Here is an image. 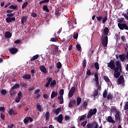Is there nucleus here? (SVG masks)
Segmentation results:
<instances>
[{"mask_svg": "<svg viewBox=\"0 0 128 128\" xmlns=\"http://www.w3.org/2000/svg\"><path fill=\"white\" fill-rule=\"evenodd\" d=\"M116 68H115L114 72H122V64L118 60L116 62Z\"/></svg>", "mask_w": 128, "mask_h": 128, "instance_id": "nucleus-1", "label": "nucleus"}, {"mask_svg": "<svg viewBox=\"0 0 128 128\" xmlns=\"http://www.w3.org/2000/svg\"><path fill=\"white\" fill-rule=\"evenodd\" d=\"M98 112V110H96V108H94V109H90L87 115V118H90L94 114H96Z\"/></svg>", "mask_w": 128, "mask_h": 128, "instance_id": "nucleus-2", "label": "nucleus"}, {"mask_svg": "<svg viewBox=\"0 0 128 128\" xmlns=\"http://www.w3.org/2000/svg\"><path fill=\"white\" fill-rule=\"evenodd\" d=\"M108 68H110L111 70H114V72L116 70V63L114 62V60H111L110 62L107 64Z\"/></svg>", "mask_w": 128, "mask_h": 128, "instance_id": "nucleus-3", "label": "nucleus"}, {"mask_svg": "<svg viewBox=\"0 0 128 128\" xmlns=\"http://www.w3.org/2000/svg\"><path fill=\"white\" fill-rule=\"evenodd\" d=\"M118 84H121L122 85V87L124 88L125 86L124 83L126 81L124 80V76H120L118 79Z\"/></svg>", "mask_w": 128, "mask_h": 128, "instance_id": "nucleus-4", "label": "nucleus"}, {"mask_svg": "<svg viewBox=\"0 0 128 128\" xmlns=\"http://www.w3.org/2000/svg\"><path fill=\"white\" fill-rule=\"evenodd\" d=\"M118 26L120 30H128V25H126V24L118 23Z\"/></svg>", "mask_w": 128, "mask_h": 128, "instance_id": "nucleus-5", "label": "nucleus"}, {"mask_svg": "<svg viewBox=\"0 0 128 128\" xmlns=\"http://www.w3.org/2000/svg\"><path fill=\"white\" fill-rule=\"evenodd\" d=\"M86 126L88 128H98V122H92L90 124H88L86 125Z\"/></svg>", "mask_w": 128, "mask_h": 128, "instance_id": "nucleus-6", "label": "nucleus"}, {"mask_svg": "<svg viewBox=\"0 0 128 128\" xmlns=\"http://www.w3.org/2000/svg\"><path fill=\"white\" fill-rule=\"evenodd\" d=\"M102 46L104 48H106V46H108V36H104L102 40Z\"/></svg>", "mask_w": 128, "mask_h": 128, "instance_id": "nucleus-7", "label": "nucleus"}, {"mask_svg": "<svg viewBox=\"0 0 128 128\" xmlns=\"http://www.w3.org/2000/svg\"><path fill=\"white\" fill-rule=\"evenodd\" d=\"M120 112L116 111V114H115V118L116 122H120Z\"/></svg>", "mask_w": 128, "mask_h": 128, "instance_id": "nucleus-8", "label": "nucleus"}, {"mask_svg": "<svg viewBox=\"0 0 128 128\" xmlns=\"http://www.w3.org/2000/svg\"><path fill=\"white\" fill-rule=\"evenodd\" d=\"M46 80H47V82L45 84V86L46 88H48V86H50V84L52 81V78L48 76L46 78Z\"/></svg>", "mask_w": 128, "mask_h": 128, "instance_id": "nucleus-9", "label": "nucleus"}, {"mask_svg": "<svg viewBox=\"0 0 128 128\" xmlns=\"http://www.w3.org/2000/svg\"><path fill=\"white\" fill-rule=\"evenodd\" d=\"M6 20L8 24H10V22H16V17H7L6 18Z\"/></svg>", "mask_w": 128, "mask_h": 128, "instance_id": "nucleus-10", "label": "nucleus"}, {"mask_svg": "<svg viewBox=\"0 0 128 128\" xmlns=\"http://www.w3.org/2000/svg\"><path fill=\"white\" fill-rule=\"evenodd\" d=\"M18 51V50L16 48H9V52L12 54H16V52Z\"/></svg>", "mask_w": 128, "mask_h": 128, "instance_id": "nucleus-11", "label": "nucleus"}, {"mask_svg": "<svg viewBox=\"0 0 128 128\" xmlns=\"http://www.w3.org/2000/svg\"><path fill=\"white\" fill-rule=\"evenodd\" d=\"M106 120L108 122H111V124H116V120L112 119V116H108Z\"/></svg>", "mask_w": 128, "mask_h": 128, "instance_id": "nucleus-12", "label": "nucleus"}, {"mask_svg": "<svg viewBox=\"0 0 128 128\" xmlns=\"http://www.w3.org/2000/svg\"><path fill=\"white\" fill-rule=\"evenodd\" d=\"M40 71L43 72V74H46L48 72V71L46 70V68L44 66H40Z\"/></svg>", "mask_w": 128, "mask_h": 128, "instance_id": "nucleus-13", "label": "nucleus"}, {"mask_svg": "<svg viewBox=\"0 0 128 128\" xmlns=\"http://www.w3.org/2000/svg\"><path fill=\"white\" fill-rule=\"evenodd\" d=\"M103 32L105 36H108V32H110V30L108 27H106L103 30Z\"/></svg>", "mask_w": 128, "mask_h": 128, "instance_id": "nucleus-14", "label": "nucleus"}, {"mask_svg": "<svg viewBox=\"0 0 128 128\" xmlns=\"http://www.w3.org/2000/svg\"><path fill=\"white\" fill-rule=\"evenodd\" d=\"M22 78H24V80H30L32 76H30V74H25L22 76Z\"/></svg>", "mask_w": 128, "mask_h": 128, "instance_id": "nucleus-15", "label": "nucleus"}, {"mask_svg": "<svg viewBox=\"0 0 128 128\" xmlns=\"http://www.w3.org/2000/svg\"><path fill=\"white\" fill-rule=\"evenodd\" d=\"M62 120H64V117L62 116V114H60L58 116V122H59L60 124H62Z\"/></svg>", "mask_w": 128, "mask_h": 128, "instance_id": "nucleus-16", "label": "nucleus"}, {"mask_svg": "<svg viewBox=\"0 0 128 128\" xmlns=\"http://www.w3.org/2000/svg\"><path fill=\"white\" fill-rule=\"evenodd\" d=\"M26 20H28V16H22L21 20V22L22 24H24Z\"/></svg>", "mask_w": 128, "mask_h": 128, "instance_id": "nucleus-17", "label": "nucleus"}, {"mask_svg": "<svg viewBox=\"0 0 128 128\" xmlns=\"http://www.w3.org/2000/svg\"><path fill=\"white\" fill-rule=\"evenodd\" d=\"M4 36L6 38H12V33L10 32H6L4 34Z\"/></svg>", "mask_w": 128, "mask_h": 128, "instance_id": "nucleus-18", "label": "nucleus"}, {"mask_svg": "<svg viewBox=\"0 0 128 128\" xmlns=\"http://www.w3.org/2000/svg\"><path fill=\"white\" fill-rule=\"evenodd\" d=\"M56 96H58V92L52 91L51 94V98H56Z\"/></svg>", "mask_w": 128, "mask_h": 128, "instance_id": "nucleus-19", "label": "nucleus"}, {"mask_svg": "<svg viewBox=\"0 0 128 128\" xmlns=\"http://www.w3.org/2000/svg\"><path fill=\"white\" fill-rule=\"evenodd\" d=\"M44 116L46 117V120H50V113L48 112H46Z\"/></svg>", "mask_w": 128, "mask_h": 128, "instance_id": "nucleus-20", "label": "nucleus"}, {"mask_svg": "<svg viewBox=\"0 0 128 128\" xmlns=\"http://www.w3.org/2000/svg\"><path fill=\"white\" fill-rule=\"evenodd\" d=\"M58 100H59V104H62L64 103V96H58Z\"/></svg>", "mask_w": 128, "mask_h": 128, "instance_id": "nucleus-21", "label": "nucleus"}, {"mask_svg": "<svg viewBox=\"0 0 128 128\" xmlns=\"http://www.w3.org/2000/svg\"><path fill=\"white\" fill-rule=\"evenodd\" d=\"M60 110H62V108H58L55 109L54 112L56 115H58L60 114Z\"/></svg>", "mask_w": 128, "mask_h": 128, "instance_id": "nucleus-22", "label": "nucleus"}, {"mask_svg": "<svg viewBox=\"0 0 128 128\" xmlns=\"http://www.w3.org/2000/svg\"><path fill=\"white\" fill-rule=\"evenodd\" d=\"M58 47H55L52 52V54L56 56L58 53Z\"/></svg>", "mask_w": 128, "mask_h": 128, "instance_id": "nucleus-23", "label": "nucleus"}, {"mask_svg": "<svg viewBox=\"0 0 128 128\" xmlns=\"http://www.w3.org/2000/svg\"><path fill=\"white\" fill-rule=\"evenodd\" d=\"M119 58L122 62H124V60H126V56L124 54H120Z\"/></svg>", "mask_w": 128, "mask_h": 128, "instance_id": "nucleus-24", "label": "nucleus"}, {"mask_svg": "<svg viewBox=\"0 0 128 128\" xmlns=\"http://www.w3.org/2000/svg\"><path fill=\"white\" fill-rule=\"evenodd\" d=\"M76 106H80V102H82V98L78 96L76 99Z\"/></svg>", "mask_w": 128, "mask_h": 128, "instance_id": "nucleus-25", "label": "nucleus"}, {"mask_svg": "<svg viewBox=\"0 0 128 128\" xmlns=\"http://www.w3.org/2000/svg\"><path fill=\"white\" fill-rule=\"evenodd\" d=\"M94 94H93V96L94 98H96V96H98V90H94V92H93Z\"/></svg>", "mask_w": 128, "mask_h": 128, "instance_id": "nucleus-26", "label": "nucleus"}, {"mask_svg": "<svg viewBox=\"0 0 128 128\" xmlns=\"http://www.w3.org/2000/svg\"><path fill=\"white\" fill-rule=\"evenodd\" d=\"M120 76V72H117L114 73V77L116 78H118Z\"/></svg>", "mask_w": 128, "mask_h": 128, "instance_id": "nucleus-27", "label": "nucleus"}, {"mask_svg": "<svg viewBox=\"0 0 128 128\" xmlns=\"http://www.w3.org/2000/svg\"><path fill=\"white\" fill-rule=\"evenodd\" d=\"M18 88H20V84H16L13 86H12L11 88L14 90Z\"/></svg>", "mask_w": 128, "mask_h": 128, "instance_id": "nucleus-28", "label": "nucleus"}, {"mask_svg": "<svg viewBox=\"0 0 128 128\" xmlns=\"http://www.w3.org/2000/svg\"><path fill=\"white\" fill-rule=\"evenodd\" d=\"M36 106V109L38 110V112H42V106L40 104H37Z\"/></svg>", "mask_w": 128, "mask_h": 128, "instance_id": "nucleus-29", "label": "nucleus"}, {"mask_svg": "<svg viewBox=\"0 0 128 128\" xmlns=\"http://www.w3.org/2000/svg\"><path fill=\"white\" fill-rule=\"evenodd\" d=\"M38 54H36L31 58L30 60L31 62H32L34 60H38Z\"/></svg>", "mask_w": 128, "mask_h": 128, "instance_id": "nucleus-30", "label": "nucleus"}, {"mask_svg": "<svg viewBox=\"0 0 128 128\" xmlns=\"http://www.w3.org/2000/svg\"><path fill=\"white\" fill-rule=\"evenodd\" d=\"M56 84V81L55 80H54L51 82V83H50V86L54 87V86Z\"/></svg>", "mask_w": 128, "mask_h": 128, "instance_id": "nucleus-31", "label": "nucleus"}, {"mask_svg": "<svg viewBox=\"0 0 128 128\" xmlns=\"http://www.w3.org/2000/svg\"><path fill=\"white\" fill-rule=\"evenodd\" d=\"M42 10H44L46 11L47 12H50V10H48V6L44 5L42 7Z\"/></svg>", "mask_w": 128, "mask_h": 128, "instance_id": "nucleus-32", "label": "nucleus"}, {"mask_svg": "<svg viewBox=\"0 0 128 128\" xmlns=\"http://www.w3.org/2000/svg\"><path fill=\"white\" fill-rule=\"evenodd\" d=\"M10 94L12 96H14L16 92H14V90H12V88H11L10 90Z\"/></svg>", "mask_w": 128, "mask_h": 128, "instance_id": "nucleus-33", "label": "nucleus"}, {"mask_svg": "<svg viewBox=\"0 0 128 128\" xmlns=\"http://www.w3.org/2000/svg\"><path fill=\"white\" fill-rule=\"evenodd\" d=\"M124 110H128V101H126L125 102V104L124 106Z\"/></svg>", "mask_w": 128, "mask_h": 128, "instance_id": "nucleus-34", "label": "nucleus"}, {"mask_svg": "<svg viewBox=\"0 0 128 128\" xmlns=\"http://www.w3.org/2000/svg\"><path fill=\"white\" fill-rule=\"evenodd\" d=\"M28 1H26L22 4V8H26V6H28Z\"/></svg>", "mask_w": 128, "mask_h": 128, "instance_id": "nucleus-35", "label": "nucleus"}, {"mask_svg": "<svg viewBox=\"0 0 128 128\" xmlns=\"http://www.w3.org/2000/svg\"><path fill=\"white\" fill-rule=\"evenodd\" d=\"M0 94L2 96H6V90L5 89H2L1 90Z\"/></svg>", "mask_w": 128, "mask_h": 128, "instance_id": "nucleus-36", "label": "nucleus"}, {"mask_svg": "<svg viewBox=\"0 0 128 128\" xmlns=\"http://www.w3.org/2000/svg\"><path fill=\"white\" fill-rule=\"evenodd\" d=\"M106 98H107V100H112V98H114V96H112V94H108Z\"/></svg>", "mask_w": 128, "mask_h": 128, "instance_id": "nucleus-37", "label": "nucleus"}, {"mask_svg": "<svg viewBox=\"0 0 128 128\" xmlns=\"http://www.w3.org/2000/svg\"><path fill=\"white\" fill-rule=\"evenodd\" d=\"M96 18L97 19L98 22H102V16L101 15L98 16H96Z\"/></svg>", "mask_w": 128, "mask_h": 128, "instance_id": "nucleus-38", "label": "nucleus"}, {"mask_svg": "<svg viewBox=\"0 0 128 128\" xmlns=\"http://www.w3.org/2000/svg\"><path fill=\"white\" fill-rule=\"evenodd\" d=\"M64 89H61L60 90V92H59V94L60 96H64Z\"/></svg>", "mask_w": 128, "mask_h": 128, "instance_id": "nucleus-39", "label": "nucleus"}, {"mask_svg": "<svg viewBox=\"0 0 128 128\" xmlns=\"http://www.w3.org/2000/svg\"><path fill=\"white\" fill-rule=\"evenodd\" d=\"M107 96H108V91H106V90H105L103 92L102 96L104 98H106Z\"/></svg>", "mask_w": 128, "mask_h": 128, "instance_id": "nucleus-40", "label": "nucleus"}, {"mask_svg": "<svg viewBox=\"0 0 128 128\" xmlns=\"http://www.w3.org/2000/svg\"><path fill=\"white\" fill-rule=\"evenodd\" d=\"M94 64L95 68L96 70H100V66L98 65V62H94Z\"/></svg>", "mask_w": 128, "mask_h": 128, "instance_id": "nucleus-41", "label": "nucleus"}, {"mask_svg": "<svg viewBox=\"0 0 128 128\" xmlns=\"http://www.w3.org/2000/svg\"><path fill=\"white\" fill-rule=\"evenodd\" d=\"M56 68L58 70H60L62 68V63L60 62H58L56 64Z\"/></svg>", "mask_w": 128, "mask_h": 128, "instance_id": "nucleus-42", "label": "nucleus"}, {"mask_svg": "<svg viewBox=\"0 0 128 128\" xmlns=\"http://www.w3.org/2000/svg\"><path fill=\"white\" fill-rule=\"evenodd\" d=\"M28 116L26 117L24 120V122L25 124H28Z\"/></svg>", "mask_w": 128, "mask_h": 128, "instance_id": "nucleus-43", "label": "nucleus"}, {"mask_svg": "<svg viewBox=\"0 0 128 128\" xmlns=\"http://www.w3.org/2000/svg\"><path fill=\"white\" fill-rule=\"evenodd\" d=\"M86 118V114L82 116L80 118L79 120H80V122H82V120H84Z\"/></svg>", "mask_w": 128, "mask_h": 128, "instance_id": "nucleus-44", "label": "nucleus"}, {"mask_svg": "<svg viewBox=\"0 0 128 128\" xmlns=\"http://www.w3.org/2000/svg\"><path fill=\"white\" fill-rule=\"evenodd\" d=\"M94 76L95 78L94 80H98V73H94Z\"/></svg>", "mask_w": 128, "mask_h": 128, "instance_id": "nucleus-45", "label": "nucleus"}, {"mask_svg": "<svg viewBox=\"0 0 128 128\" xmlns=\"http://www.w3.org/2000/svg\"><path fill=\"white\" fill-rule=\"evenodd\" d=\"M82 66L84 68H85L86 66V60L84 59L82 62Z\"/></svg>", "mask_w": 128, "mask_h": 128, "instance_id": "nucleus-46", "label": "nucleus"}, {"mask_svg": "<svg viewBox=\"0 0 128 128\" xmlns=\"http://www.w3.org/2000/svg\"><path fill=\"white\" fill-rule=\"evenodd\" d=\"M102 20V24H105L106 22L108 20V16H105Z\"/></svg>", "mask_w": 128, "mask_h": 128, "instance_id": "nucleus-47", "label": "nucleus"}, {"mask_svg": "<svg viewBox=\"0 0 128 128\" xmlns=\"http://www.w3.org/2000/svg\"><path fill=\"white\" fill-rule=\"evenodd\" d=\"M74 93L73 92L69 91L68 94V98H72V96H74Z\"/></svg>", "mask_w": 128, "mask_h": 128, "instance_id": "nucleus-48", "label": "nucleus"}, {"mask_svg": "<svg viewBox=\"0 0 128 128\" xmlns=\"http://www.w3.org/2000/svg\"><path fill=\"white\" fill-rule=\"evenodd\" d=\"M78 36V32L74 33L73 38L74 40H76Z\"/></svg>", "mask_w": 128, "mask_h": 128, "instance_id": "nucleus-49", "label": "nucleus"}, {"mask_svg": "<svg viewBox=\"0 0 128 128\" xmlns=\"http://www.w3.org/2000/svg\"><path fill=\"white\" fill-rule=\"evenodd\" d=\"M86 124H88V120H86L81 123V126H82L84 128V126H86Z\"/></svg>", "mask_w": 128, "mask_h": 128, "instance_id": "nucleus-50", "label": "nucleus"}, {"mask_svg": "<svg viewBox=\"0 0 128 128\" xmlns=\"http://www.w3.org/2000/svg\"><path fill=\"white\" fill-rule=\"evenodd\" d=\"M104 80L106 82H110V78H108V76H104Z\"/></svg>", "mask_w": 128, "mask_h": 128, "instance_id": "nucleus-51", "label": "nucleus"}, {"mask_svg": "<svg viewBox=\"0 0 128 128\" xmlns=\"http://www.w3.org/2000/svg\"><path fill=\"white\" fill-rule=\"evenodd\" d=\"M111 112H115L116 114V112H118L116 108L114 106L112 107L111 110H110Z\"/></svg>", "mask_w": 128, "mask_h": 128, "instance_id": "nucleus-52", "label": "nucleus"}, {"mask_svg": "<svg viewBox=\"0 0 128 128\" xmlns=\"http://www.w3.org/2000/svg\"><path fill=\"white\" fill-rule=\"evenodd\" d=\"M70 91L74 94L76 92V87H72Z\"/></svg>", "mask_w": 128, "mask_h": 128, "instance_id": "nucleus-53", "label": "nucleus"}, {"mask_svg": "<svg viewBox=\"0 0 128 128\" xmlns=\"http://www.w3.org/2000/svg\"><path fill=\"white\" fill-rule=\"evenodd\" d=\"M17 96L18 98H22V91H19Z\"/></svg>", "mask_w": 128, "mask_h": 128, "instance_id": "nucleus-54", "label": "nucleus"}, {"mask_svg": "<svg viewBox=\"0 0 128 128\" xmlns=\"http://www.w3.org/2000/svg\"><path fill=\"white\" fill-rule=\"evenodd\" d=\"M0 118L2 120H4V118H6V116L4 115V114L2 112H0Z\"/></svg>", "mask_w": 128, "mask_h": 128, "instance_id": "nucleus-55", "label": "nucleus"}, {"mask_svg": "<svg viewBox=\"0 0 128 128\" xmlns=\"http://www.w3.org/2000/svg\"><path fill=\"white\" fill-rule=\"evenodd\" d=\"M18 6H14V5H10V6H9V8H11L12 10H16V8Z\"/></svg>", "mask_w": 128, "mask_h": 128, "instance_id": "nucleus-56", "label": "nucleus"}, {"mask_svg": "<svg viewBox=\"0 0 128 128\" xmlns=\"http://www.w3.org/2000/svg\"><path fill=\"white\" fill-rule=\"evenodd\" d=\"M124 18H120L118 19V22H120V24H122L124 22Z\"/></svg>", "mask_w": 128, "mask_h": 128, "instance_id": "nucleus-57", "label": "nucleus"}, {"mask_svg": "<svg viewBox=\"0 0 128 128\" xmlns=\"http://www.w3.org/2000/svg\"><path fill=\"white\" fill-rule=\"evenodd\" d=\"M20 100H22V98L20 97H17L16 100H15V102H20Z\"/></svg>", "mask_w": 128, "mask_h": 128, "instance_id": "nucleus-58", "label": "nucleus"}, {"mask_svg": "<svg viewBox=\"0 0 128 128\" xmlns=\"http://www.w3.org/2000/svg\"><path fill=\"white\" fill-rule=\"evenodd\" d=\"M76 48L78 50H82V47L80 46V44H77L76 45Z\"/></svg>", "mask_w": 128, "mask_h": 128, "instance_id": "nucleus-59", "label": "nucleus"}, {"mask_svg": "<svg viewBox=\"0 0 128 128\" xmlns=\"http://www.w3.org/2000/svg\"><path fill=\"white\" fill-rule=\"evenodd\" d=\"M31 16L32 18H36L38 16V14L36 13L32 12L31 14Z\"/></svg>", "mask_w": 128, "mask_h": 128, "instance_id": "nucleus-60", "label": "nucleus"}, {"mask_svg": "<svg viewBox=\"0 0 128 128\" xmlns=\"http://www.w3.org/2000/svg\"><path fill=\"white\" fill-rule=\"evenodd\" d=\"M14 13H10V14H7L6 16H8V18H14Z\"/></svg>", "mask_w": 128, "mask_h": 128, "instance_id": "nucleus-61", "label": "nucleus"}, {"mask_svg": "<svg viewBox=\"0 0 128 128\" xmlns=\"http://www.w3.org/2000/svg\"><path fill=\"white\" fill-rule=\"evenodd\" d=\"M34 74H36V70H34L33 69L32 70L31 72H30V74H32V76H34Z\"/></svg>", "mask_w": 128, "mask_h": 128, "instance_id": "nucleus-62", "label": "nucleus"}, {"mask_svg": "<svg viewBox=\"0 0 128 128\" xmlns=\"http://www.w3.org/2000/svg\"><path fill=\"white\" fill-rule=\"evenodd\" d=\"M14 112V109H10L9 110V114H10V116H12V114H13Z\"/></svg>", "mask_w": 128, "mask_h": 128, "instance_id": "nucleus-63", "label": "nucleus"}, {"mask_svg": "<svg viewBox=\"0 0 128 128\" xmlns=\"http://www.w3.org/2000/svg\"><path fill=\"white\" fill-rule=\"evenodd\" d=\"M50 42H58V39L56 38H52L50 40Z\"/></svg>", "mask_w": 128, "mask_h": 128, "instance_id": "nucleus-64", "label": "nucleus"}]
</instances>
